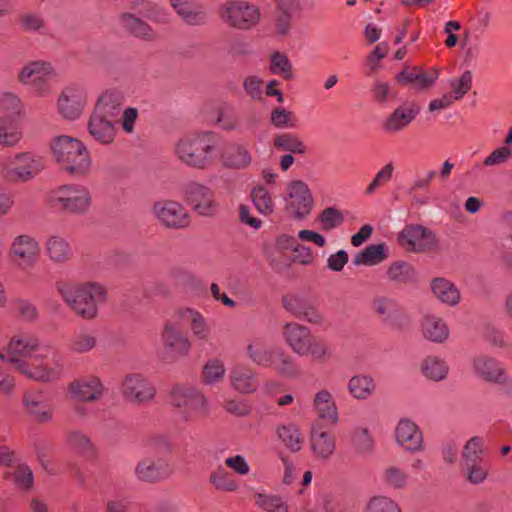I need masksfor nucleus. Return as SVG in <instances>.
<instances>
[{
    "instance_id": "1",
    "label": "nucleus",
    "mask_w": 512,
    "mask_h": 512,
    "mask_svg": "<svg viewBox=\"0 0 512 512\" xmlns=\"http://www.w3.org/2000/svg\"><path fill=\"white\" fill-rule=\"evenodd\" d=\"M0 359L37 383H55L65 374L63 357L51 344L42 342L32 333L13 335L0 350Z\"/></svg>"
},
{
    "instance_id": "2",
    "label": "nucleus",
    "mask_w": 512,
    "mask_h": 512,
    "mask_svg": "<svg viewBox=\"0 0 512 512\" xmlns=\"http://www.w3.org/2000/svg\"><path fill=\"white\" fill-rule=\"evenodd\" d=\"M55 289L67 307L84 320L95 319L100 305L107 300L105 286L95 281L60 280L56 282Z\"/></svg>"
},
{
    "instance_id": "3",
    "label": "nucleus",
    "mask_w": 512,
    "mask_h": 512,
    "mask_svg": "<svg viewBox=\"0 0 512 512\" xmlns=\"http://www.w3.org/2000/svg\"><path fill=\"white\" fill-rule=\"evenodd\" d=\"M281 337L290 350L299 357H309L314 362L324 363L333 356V349L328 341L314 336L308 326L298 322L284 323Z\"/></svg>"
},
{
    "instance_id": "4",
    "label": "nucleus",
    "mask_w": 512,
    "mask_h": 512,
    "mask_svg": "<svg viewBox=\"0 0 512 512\" xmlns=\"http://www.w3.org/2000/svg\"><path fill=\"white\" fill-rule=\"evenodd\" d=\"M216 147L212 132L199 131L180 137L174 145V153L183 165L204 170L213 165Z\"/></svg>"
},
{
    "instance_id": "5",
    "label": "nucleus",
    "mask_w": 512,
    "mask_h": 512,
    "mask_svg": "<svg viewBox=\"0 0 512 512\" xmlns=\"http://www.w3.org/2000/svg\"><path fill=\"white\" fill-rule=\"evenodd\" d=\"M55 161L66 173L82 177L90 173L92 158L87 146L78 138L59 135L50 142Z\"/></svg>"
},
{
    "instance_id": "6",
    "label": "nucleus",
    "mask_w": 512,
    "mask_h": 512,
    "mask_svg": "<svg viewBox=\"0 0 512 512\" xmlns=\"http://www.w3.org/2000/svg\"><path fill=\"white\" fill-rule=\"evenodd\" d=\"M43 168L42 158L32 152L9 153L0 159V176L8 183L28 182Z\"/></svg>"
},
{
    "instance_id": "7",
    "label": "nucleus",
    "mask_w": 512,
    "mask_h": 512,
    "mask_svg": "<svg viewBox=\"0 0 512 512\" xmlns=\"http://www.w3.org/2000/svg\"><path fill=\"white\" fill-rule=\"evenodd\" d=\"M50 202L64 213L85 215L92 207V195L86 186L70 183L52 190Z\"/></svg>"
},
{
    "instance_id": "8",
    "label": "nucleus",
    "mask_w": 512,
    "mask_h": 512,
    "mask_svg": "<svg viewBox=\"0 0 512 512\" xmlns=\"http://www.w3.org/2000/svg\"><path fill=\"white\" fill-rule=\"evenodd\" d=\"M484 454V440L479 436L470 438L463 448L461 470L464 479L472 485H481L488 479L490 467Z\"/></svg>"
},
{
    "instance_id": "9",
    "label": "nucleus",
    "mask_w": 512,
    "mask_h": 512,
    "mask_svg": "<svg viewBox=\"0 0 512 512\" xmlns=\"http://www.w3.org/2000/svg\"><path fill=\"white\" fill-rule=\"evenodd\" d=\"M169 403L184 419L208 413L210 405L206 396L197 388L175 384L169 392Z\"/></svg>"
},
{
    "instance_id": "10",
    "label": "nucleus",
    "mask_w": 512,
    "mask_h": 512,
    "mask_svg": "<svg viewBox=\"0 0 512 512\" xmlns=\"http://www.w3.org/2000/svg\"><path fill=\"white\" fill-rule=\"evenodd\" d=\"M40 252V242L30 233L16 234L10 240L8 255L18 270L34 269L39 262Z\"/></svg>"
},
{
    "instance_id": "11",
    "label": "nucleus",
    "mask_w": 512,
    "mask_h": 512,
    "mask_svg": "<svg viewBox=\"0 0 512 512\" xmlns=\"http://www.w3.org/2000/svg\"><path fill=\"white\" fill-rule=\"evenodd\" d=\"M471 365L477 378L490 384H496L505 394L512 395V375L498 359L481 354L472 359Z\"/></svg>"
},
{
    "instance_id": "12",
    "label": "nucleus",
    "mask_w": 512,
    "mask_h": 512,
    "mask_svg": "<svg viewBox=\"0 0 512 512\" xmlns=\"http://www.w3.org/2000/svg\"><path fill=\"white\" fill-rule=\"evenodd\" d=\"M57 77L54 65L46 60H35L26 63L18 72V81L29 85L37 96H45L51 90L50 80Z\"/></svg>"
},
{
    "instance_id": "13",
    "label": "nucleus",
    "mask_w": 512,
    "mask_h": 512,
    "mask_svg": "<svg viewBox=\"0 0 512 512\" xmlns=\"http://www.w3.org/2000/svg\"><path fill=\"white\" fill-rule=\"evenodd\" d=\"M223 22L238 30H250L260 20V11L254 4L245 1H228L220 6Z\"/></svg>"
},
{
    "instance_id": "14",
    "label": "nucleus",
    "mask_w": 512,
    "mask_h": 512,
    "mask_svg": "<svg viewBox=\"0 0 512 512\" xmlns=\"http://www.w3.org/2000/svg\"><path fill=\"white\" fill-rule=\"evenodd\" d=\"M397 242L410 253H427L439 246L436 235L424 226L410 224L405 226L397 236Z\"/></svg>"
},
{
    "instance_id": "15",
    "label": "nucleus",
    "mask_w": 512,
    "mask_h": 512,
    "mask_svg": "<svg viewBox=\"0 0 512 512\" xmlns=\"http://www.w3.org/2000/svg\"><path fill=\"white\" fill-rule=\"evenodd\" d=\"M89 102L88 90L79 84L65 86L56 101L57 112L67 120H76Z\"/></svg>"
},
{
    "instance_id": "16",
    "label": "nucleus",
    "mask_w": 512,
    "mask_h": 512,
    "mask_svg": "<svg viewBox=\"0 0 512 512\" xmlns=\"http://www.w3.org/2000/svg\"><path fill=\"white\" fill-rule=\"evenodd\" d=\"M286 201L289 214L299 220L306 218L314 205L308 185L301 180H294L288 184Z\"/></svg>"
},
{
    "instance_id": "17",
    "label": "nucleus",
    "mask_w": 512,
    "mask_h": 512,
    "mask_svg": "<svg viewBox=\"0 0 512 512\" xmlns=\"http://www.w3.org/2000/svg\"><path fill=\"white\" fill-rule=\"evenodd\" d=\"M157 220L167 228L183 229L190 225L191 216L187 209L174 200H160L152 208Z\"/></svg>"
},
{
    "instance_id": "18",
    "label": "nucleus",
    "mask_w": 512,
    "mask_h": 512,
    "mask_svg": "<svg viewBox=\"0 0 512 512\" xmlns=\"http://www.w3.org/2000/svg\"><path fill=\"white\" fill-rule=\"evenodd\" d=\"M184 200L201 216H212L217 211L213 191L200 183L190 182L183 188Z\"/></svg>"
},
{
    "instance_id": "19",
    "label": "nucleus",
    "mask_w": 512,
    "mask_h": 512,
    "mask_svg": "<svg viewBox=\"0 0 512 512\" xmlns=\"http://www.w3.org/2000/svg\"><path fill=\"white\" fill-rule=\"evenodd\" d=\"M123 396L130 402L144 404L156 396V388L144 375L132 373L125 376L121 384Z\"/></svg>"
},
{
    "instance_id": "20",
    "label": "nucleus",
    "mask_w": 512,
    "mask_h": 512,
    "mask_svg": "<svg viewBox=\"0 0 512 512\" xmlns=\"http://www.w3.org/2000/svg\"><path fill=\"white\" fill-rule=\"evenodd\" d=\"M174 318L186 325L193 337L201 342H207L212 335L208 319L197 309L189 306L180 307L174 312Z\"/></svg>"
},
{
    "instance_id": "21",
    "label": "nucleus",
    "mask_w": 512,
    "mask_h": 512,
    "mask_svg": "<svg viewBox=\"0 0 512 512\" xmlns=\"http://www.w3.org/2000/svg\"><path fill=\"white\" fill-rule=\"evenodd\" d=\"M394 435L396 443L407 452H422L425 448L423 433L411 419H400L395 427Z\"/></svg>"
},
{
    "instance_id": "22",
    "label": "nucleus",
    "mask_w": 512,
    "mask_h": 512,
    "mask_svg": "<svg viewBox=\"0 0 512 512\" xmlns=\"http://www.w3.org/2000/svg\"><path fill=\"white\" fill-rule=\"evenodd\" d=\"M67 390L72 398L79 402H94L103 397L104 386L99 377L87 375L74 379Z\"/></svg>"
},
{
    "instance_id": "23",
    "label": "nucleus",
    "mask_w": 512,
    "mask_h": 512,
    "mask_svg": "<svg viewBox=\"0 0 512 512\" xmlns=\"http://www.w3.org/2000/svg\"><path fill=\"white\" fill-rule=\"evenodd\" d=\"M181 325L182 323L177 320H168L164 324L161 334L164 348L179 357L188 355L192 347V343L182 331Z\"/></svg>"
},
{
    "instance_id": "24",
    "label": "nucleus",
    "mask_w": 512,
    "mask_h": 512,
    "mask_svg": "<svg viewBox=\"0 0 512 512\" xmlns=\"http://www.w3.org/2000/svg\"><path fill=\"white\" fill-rule=\"evenodd\" d=\"M309 444L313 457L319 461L329 460L336 451L335 437L319 423H313L310 427Z\"/></svg>"
},
{
    "instance_id": "25",
    "label": "nucleus",
    "mask_w": 512,
    "mask_h": 512,
    "mask_svg": "<svg viewBox=\"0 0 512 512\" xmlns=\"http://www.w3.org/2000/svg\"><path fill=\"white\" fill-rule=\"evenodd\" d=\"M43 247L46 258L54 265H65L74 257L70 241L59 233L48 235L44 240Z\"/></svg>"
},
{
    "instance_id": "26",
    "label": "nucleus",
    "mask_w": 512,
    "mask_h": 512,
    "mask_svg": "<svg viewBox=\"0 0 512 512\" xmlns=\"http://www.w3.org/2000/svg\"><path fill=\"white\" fill-rule=\"evenodd\" d=\"M22 405L25 413L37 423H48L53 419L54 409L44 401L41 391H26L22 397Z\"/></svg>"
},
{
    "instance_id": "27",
    "label": "nucleus",
    "mask_w": 512,
    "mask_h": 512,
    "mask_svg": "<svg viewBox=\"0 0 512 512\" xmlns=\"http://www.w3.org/2000/svg\"><path fill=\"white\" fill-rule=\"evenodd\" d=\"M419 108L415 105H402L383 119L381 128L386 134L403 131L416 118Z\"/></svg>"
},
{
    "instance_id": "28",
    "label": "nucleus",
    "mask_w": 512,
    "mask_h": 512,
    "mask_svg": "<svg viewBox=\"0 0 512 512\" xmlns=\"http://www.w3.org/2000/svg\"><path fill=\"white\" fill-rule=\"evenodd\" d=\"M224 167L234 170H244L252 163V155L248 147L239 142L230 143L224 147L220 155Z\"/></svg>"
},
{
    "instance_id": "29",
    "label": "nucleus",
    "mask_w": 512,
    "mask_h": 512,
    "mask_svg": "<svg viewBox=\"0 0 512 512\" xmlns=\"http://www.w3.org/2000/svg\"><path fill=\"white\" fill-rule=\"evenodd\" d=\"M279 348V346L269 345L262 338H255L248 341L246 345V357L257 366L272 367Z\"/></svg>"
},
{
    "instance_id": "30",
    "label": "nucleus",
    "mask_w": 512,
    "mask_h": 512,
    "mask_svg": "<svg viewBox=\"0 0 512 512\" xmlns=\"http://www.w3.org/2000/svg\"><path fill=\"white\" fill-rule=\"evenodd\" d=\"M112 120L113 119L92 112L88 120L87 129L95 141L104 145H108L114 141L116 128Z\"/></svg>"
},
{
    "instance_id": "31",
    "label": "nucleus",
    "mask_w": 512,
    "mask_h": 512,
    "mask_svg": "<svg viewBox=\"0 0 512 512\" xmlns=\"http://www.w3.org/2000/svg\"><path fill=\"white\" fill-rule=\"evenodd\" d=\"M313 406L319 419L335 425L339 422V412L337 404L327 389H321L316 392L313 399Z\"/></svg>"
},
{
    "instance_id": "32",
    "label": "nucleus",
    "mask_w": 512,
    "mask_h": 512,
    "mask_svg": "<svg viewBox=\"0 0 512 512\" xmlns=\"http://www.w3.org/2000/svg\"><path fill=\"white\" fill-rule=\"evenodd\" d=\"M437 77L438 74L436 71H424L420 68L414 67L410 70H402L397 74L396 79L399 83L410 85L418 90H424L431 87L435 83Z\"/></svg>"
},
{
    "instance_id": "33",
    "label": "nucleus",
    "mask_w": 512,
    "mask_h": 512,
    "mask_svg": "<svg viewBox=\"0 0 512 512\" xmlns=\"http://www.w3.org/2000/svg\"><path fill=\"white\" fill-rule=\"evenodd\" d=\"M124 97L123 94L117 90H106L98 97L93 113L114 119L121 110Z\"/></svg>"
},
{
    "instance_id": "34",
    "label": "nucleus",
    "mask_w": 512,
    "mask_h": 512,
    "mask_svg": "<svg viewBox=\"0 0 512 512\" xmlns=\"http://www.w3.org/2000/svg\"><path fill=\"white\" fill-rule=\"evenodd\" d=\"M229 379L232 388L241 394H251L257 390L256 374L246 366H234L230 371Z\"/></svg>"
},
{
    "instance_id": "35",
    "label": "nucleus",
    "mask_w": 512,
    "mask_h": 512,
    "mask_svg": "<svg viewBox=\"0 0 512 512\" xmlns=\"http://www.w3.org/2000/svg\"><path fill=\"white\" fill-rule=\"evenodd\" d=\"M134 472L140 481L156 482L168 476L169 467L162 460L146 458L138 462Z\"/></svg>"
},
{
    "instance_id": "36",
    "label": "nucleus",
    "mask_w": 512,
    "mask_h": 512,
    "mask_svg": "<svg viewBox=\"0 0 512 512\" xmlns=\"http://www.w3.org/2000/svg\"><path fill=\"white\" fill-rule=\"evenodd\" d=\"M176 14L190 26H201L207 22L206 12L191 0H170Z\"/></svg>"
},
{
    "instance_id": "37",
    "label": "nucleus",
    "mask_w": 512,
    "mask_h": 512,
    "mask_svg": "<svg viewBox=\"0 0 512 512\" xmlns=\"http://www.w3.org/2000/svg\"><path fill=\"white\" fill-rule=\"evenodd\" d=\"M423 337L435 343H442L448 338V327L446 321L435 315H427L421 323Z\"/></svg>"
},
{
    "instance_id": "38",
    "label": "nucleus",
    "mask_w": 512,
    "mask_h": 512,
    "mask_svg": "<svg viewBox=\"0 0 512 512\" xmlns=\"http://www.w3.org/2000/svg\"><path fill=\"white\" fill-rule=\"evenodd\" d=\"M347 389L352 398L363 401L374 394L376 383L369 374H357L349 379Z\"/></svg>"
},
{
    "instance_id": "39",
    "label": "nucleus",
    "mask_w": 512,
    "mask_h": 512,
    "mask_svg": "<svg viewBox=\"0 0 512 512\" xmlns=\"http://www.w3.org/2000/svg\"><path fill=\"white\" fill-rule=\"evenodd\" d=\"M268 69L272 75L279 76L283 80L289 81L295 78L293 63L282 51L276 50L270 54Z\"/></svg>"
},
{
    "instance_id": "40",
    "label": "nucleus",
    "mask_w": 512,
    "mask_h": 512,
    "mask_svg": "<svg viewBox=\"0 0 512 512\" xmlns=\"http://www.w3.org/2000/svg\"><path fill=\"white\" fill-rule=\"evenodd\" d=\"M22 139V132L17 123V118L3 115L0 117V145L3 147H15Z\"/></svg>"
},
{
    "instance_id": "41",
    "label": "nucleus",
    "mask_w": 512,
    "mask_h": 512,
    "mask_svg": "<svg viewBox=\"0 0 512 512\" xmlns=\"http://www.w3.org/2000/svg\"><path fill=\"white\" fill-rule=\"evenodd\" d=\"M97 346V337L94 331L82 329L73 334L67 348L73 354H88Z\"/></svg>"
},
{
    "instance_id": "42",
    "label": "nucleus",
    "mask_w": 512,
    "mask_h": 512,
    "mask_svg": "<svg viewBox=\"0 0 512 512\" xmlns=\"http://www.w3.org/2000/svg\"><path fill=\"white\" fill-rule=\"evenodd\" d=\"M387 258L386 246L383 243L366 246L354 258V264L373 266L383 262Z\"/></svg>"
},
{
    "instance_id": "43",
    "label": "nucleus",
    "mask_w": 512,
    "mask_h": 512,
    "mask_svg": "<svg viewBox=\"0 0 512 512\" xmlns=\"http://www.w3.org/2000/svg\"><path fill=\"white\" fill-rule=\"evenodd\" d=\"M409 476L398 466H387L381 474V483L391 490H403L408 485Z\"/></svg>"
},
{
    "instance_id": "44",
    "label": "nucleus",
    "mask_w": 512,
    "mask_h": 512,
    "mask_svg": "<svg viewBox=\"0 0 512 512\" xmlns=\"http://www.w3.org/2000/svg\"><path fill=\"white\" fill-rule=\"evenodd\" d=\"M253 498L255 505L263 512H288L286 502L279 495L256 492Z\"/></svg>"
},
{
    "instance_id": "45",
    "label": "nucleus",
    "mask_w": 512,
    "mask_h": 512,
    "mask_svg": "<svg viewBox=\"0 0 512 512\" xmlns=\"http://www.w3.org/2000/svg\"><path fill=\"white\" fill-rule=\"evenodd\" d=\"M387 277L392 282L405 284L415 281L417 272L411 264L405 261H397L388 267Z\"/></svg>"
},
{
    "instance_id": "46",
    "label": "nucleus",
    "mask_w": 512,
    "mask_h": 512,
    "mask_svg": "<svg viewBox=\"0 0 512 512\" xmlns=\"http://www.w3.org/2000/svg\"><path fill=\"white\" fill-rule=\"evenodd\" d=\"M272 367H274L279 375L287 378H294L299 374L297 363L293 357L281 347L276 351Z\"/></svg>"
},
{
    "instance_id": "47",
    "label": "nucleus",
    "mask_w": 512,
    "mask_h": 512,
    "mask_svg": "<svg viewBox=\"0 0 512 512\" xmlns=\"http://www.w3.org/2000/svg\"><path fill=\"white\" fill-rule=\"evenodd\" d=\"M121 25L131 32L133 35L143 39H153L155 37V33L151 29V27L142 21L141 19L135 17L132 14H124L122 15Z\"/></svg>"
},
{
    "instance_id": "48",
    "label": "nucleus",
    "mask_w": 512,
    "mask_h": 512,
    "mask_svg": "<svg viewBox=\"0 0 512 512\" xmlns=\"http://www.w3.org/2000/svg\"><path fill=\"white\" fill-rule=\"evenodd\" d=\"M280 441L292 452H298L302 448L303 438L297 426L286 424L277 429Z\"/></svg>"
},
{
    "instance_id": "49",
    "label": "nucleus",
    "mask_w": 512,
    "mask_h": 512,
    "mask_svg": "<svg viewBox=\"0 0 512 512\" xmlns=\"http://www.w3.org/2000/svg\"><path fill=\"white\" fill-rule=\"evenodd\" d=\"M350 441L356 451L360 454L367 455L374 451L375 442L367 428H354L350 435Z\"/></svg>"
},
{
    "instance_id": "50",
    "label": "nucleus",
    "mask_w": 512,
    "mask_h": 512,
    "mask_svg": "<svg viewBox=\"0 0 512 512\" xmlns=\"http://www.w3.org/2000/svg\"><path fill=\"white\" fill-rule=\"evenodd\" d=\"M364 512H402L400 505L386 495H374L370 497L364 506Z\"/></svg>"
},
{
    "instance_id": "51",
    "label": "nucleus",
    "mask_w": 512,
    "mask_h": 512,
    "mask_svg": "<svg viewBox=\"0 0 512 512\" xmlns=\"http://www.w3.org/2000/svg\"><path fill=\"white\" fill-rule=\"evenodd\" d=\"M251 199L260 214L267 216L273 213L274 201L271 193L266 187H255L251 192Z\"/></svg>"
},
{
    "instance_id": "52",
    "label": "nucleus",
    "mask_w": 512,
    "mask_h": 512,
    "mask_svg": "<svg viewBox=\"0 0 512 512\" xmlns=\"http://www.w3.org/2000/svg\"><path fill=\"white\" fill-rule=\"evenodd\" d=\"M0 112L14 118L21 117L24 113V103L18 95L3 92L0 94Z\"/></svg>"
},
{
    "instance_id": "53",
    "label": "nucleus",
    "mask_w": 512,
    "mask_h": 512,
    "mask_svg": "<svg viewBox=\"0 0 512 512\" xmlns=\"http://www.w3.org/2000/svg\"><path fill=\"white\" fill-rule=\"evenodd\" d=\"M277 5V29L280 34H285L290 27L292 13L296 9V0H275Z\"/></svg>"
},
{
    "instance_id": "54",
    "label": "nucleus",
    "mask_w": 512,
    "mask_h": 512,
    "mask_svg": "<svg viewBox=\"0 0 512 512\" xmlns=\"http://www.w3.org/2000/svg\"><path fill=\"white\" fill-rule=\"evenodd\" d=\"M225 373L226 368L221 360L209 359L203 367V381L207 385H215L224 379Z\"/></svg>"
},
{
    "instance_id": "55",
    "label": "nucleus",
    "mask_w": 512,
    "mask_h": 512,
    "mask_svg": "<svg viewBox=\"0 0 512 512\" xmlns=\"http://www.w3.org/2000/svg\"><path fill=\"white\" fill-rule=\"evenodd\" d=\"M424 375L434 381H440L446 377L447 367L444 360L436 356H428L421 365Z\"/></svg>"
},
{
    "instance_id": "56",
    "label": "nucleus",
    "mask_w": 512,
    "mask_h": 512,
    "mask_svg": "<svg viewBox=\"0 0 512 512\" xmlns=\"http://www.w3.org/2000/svg\"><path fill=\"white\" fill-rule=\"evenodd\" d=\"M209 481L217 490L225 492H234L239 488L237 480L221 467L210 474Z\"/></svg>"
},
{
    "instance_id": "57",
    "label": "nucleus",
    "mask_w": 512,
    "mask_h": 512,
    "mask_svg": "<svg viewBox=\"0 0 512 512\" xmlns=\"http://www.w3.org/2000/svg\"><path fill=\"white\" fill-rule=\"evenodd\" d=\"M274 145L277 149L290 153L304 154L306 147L298 136L291 133H283L274 138Z\"/></svg>"
},
{
    "instance_id": "58",
    "label": "nucleus",
    "mask_w": 512,
    "mask_h": 512,
    "mask_svg": "<svg viewBox=\"0 0 512 512\" xmlns=\"http://www.w3.org/2000/svg\"><path fill=\"white\" fill-rule=\"evenodd\" d=\"M14 485L21 491L27 492L34 485V475L30 466L20 464L11 474Z\"/></svg>"
},
{
    "instance_id": "59",
    "label": "nucleus",
    "mask_w": 512,
    "mask_h": 512,
    "mask_svg": "<svg viewBox=\"0 0 512 512\" xmlns=\"http://www.w3.org/2000/svg\"><path fill=\"white\" fill-rule=\"evenodd\" d=\"M372 308L384 321H390L398 312L397 302L390 297H377L372 302Z\"/></svg>"
},
{
    "instance_id": "60",
    "label": "nucleus",
    "mask_w": 512,
    "mask_h": 512,
    "mask_svg": "<svg viewBox=\"0 0 512 512\" xmlns=\"http://www.w3.org/2000/svg\"><path fill=\"white\" fill-rule=\"evenodd\" d=\"M317 221L323 230L329 231L339 227L344 221V216L338 209L327 207L318 215Z\"/></svg>"
},
{
    "instance_id": "61",
    "label": "nucleus",
    "mask_w": 512,
    "mask_h": 512,
    "mask_svg": "<svg viewBox=\"0 0 512 512\" xmlns=\"http://www.w3.org/2000/svg\"><path fill=\"white\" fill-rule=\"evenodd\" d=\"M325 512H356V503L347 497H328L323 503Z\"/></svg>"
},
{
    "instance_id": "62",
    "label": "nucleus",
    "mask_w": 512,
    "mask_h": 512,
    "mask_svg": "<svg viewBox=\"0 0 512 512\" xmlns=\"http://www.w3.org/2000/svg\"><path fill=\"white\" fill-rule=\"evenodd\" d=\"M271 123L279 129L295 128L296 122L292 112L283 107H276L271 112Z\"/></svg>"
},
{
    "instance_id": "63",
    "label": "nucleus",
    "mask_w": 512,
    "mask_h": 512,
    "mask_svg": "<svg viewBox=\"0 0 512 512\" xmlns=\"http://www.w3.org/2000/svg\"><path fill=\"white\" fill-rule=\"evenodd\" d=\"M472 87V75L465 71L459 79L450 83V99H461Z\"/></svg>"
},
{
    "instance_id": "64",
    "label": "nucleus",
    "mask_w": 512,
    "mask_h": 512,
    "mask_svg": "<svg viewBox=\"0 0 512 512\" xmlns=\"http://www.w3.org/2000/svg\"><path fill=\"white\" fill-rule=\"evenodd\" d=\"M394 166L391 162L385 164L375 175L371 183L366 188V194L372 195L375 191L389 182L393 176Z\"/></svg>"
}]
</instances>
